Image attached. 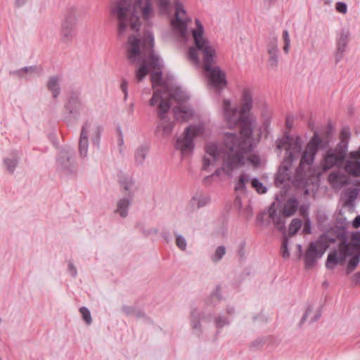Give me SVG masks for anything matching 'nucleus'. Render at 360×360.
Returning <instances> with one entry per match:
<instances>
[{"mask_svg": "<svg viewBox=\"0 0 360 360\" xmlns=\"http://www.w3.org/2000/svg\"><path fill=\"white\" fill-rule=\"evenodd\" d=\"M238 141L233 134L226 136L224 150L221 151L222 167L214 171L213 176H220L222 172L230 176L235 168L244 165V155L251 151V146L244 141Z\"/></svg>", "mask_w": 360, "mask_h": 360, "instance_id": "f257e3e1", "label": "nucleus"}, {"mask_svg": "<svg viewBox=\"0 0 360 360\" xmlns=\"http://www.w3.org/2000/svg\"><path fill=\"white\" fill-rule=\"evenodd\" d=\"M276 144L279 150L284 146H287L286 157L279 167L274 179L275 185L281 187L285 181L290 179V168L301 153L302 142L300 136L293 139L289 132H285L282 138L276 139Z\"/></svg>", "mask_w": 360, "mask_h": 360, "instance_id": "f03ea898", "label": "nucleus"}, {"mask_svg": "<svg viewBox=\"0 0 360 360\" xmlns=\"http://www.w3.org/2000/svg\"><path fill=\"white\" fill-rule=\"evenodd\" d=\"M223 112L224 119L229 128H233L238 124H240V136L236 133L226 132L224 134V140L227 134H233L238 139V142L245 141L251 146V151L253 149L250 139L253 134V121L250 120L248 115H240L238 110L236 107L231 106V102L229 99L223 100Z\"/></svg>", "mask_w": 360, "mask_h": 360, "instance_id": "7ed1b4c3", "label": "nucleus"}, {"mask_svg": "<svg viewBox=\"0 0 360 360\" xmlns=\"http://www.w3.org/2000/svg\"><path fill=\"white\" fill-rule=\"evenodd\" d=\"M131 1H117L111 8V14L115 15L118 20V35H122L127 25L132 30L139 31L141 27L139 16L136 11V4L131 6Z\"/></svg>", "mask_w": 360, "mask_h": 360, "instance_id": "20e7f679", "label": "nucleus"}, {"mask_svg": "<svg viewBox=\"0 0 360 360\" xmlns=\"http://www.w3.org/2000/svg\"><path fill=\"white\" fill-rule=\"evenodd\" d=\"M333 125L329 122L327 125V130L323 134L322 136H319L317 131L314 134L306 146V148L301 157L300 162L297 168V173L301 172L303 169V165H311L315 159L319 150H324L328 148L332 139Z\"/></svg>", "mask_w": 360, "mask_h": 360, "instance_id": "39448f33", "label": "nucleus"}, {"mask_svg": "<svg viewBox=\"0 0 360 360\" xmlns=\"http://www.w3.org/2000/svg\"><path fill=\"white\" fill-rule=\"evenodd\" d=\"M215 57L216 51L210 53L206 51L205 55L203 56V68L207 72L209 84L219 94L224 88L226 87L228 82L226 73L220 67L212 65L215 62Z\"/></svg>", "mask_w": 360, "mask_h": 360, "instance_id": "423d86ee", "label": "nucleus"}, {"mask_svg": "<svg viewBox=\"0 0 360 360\" xmlns=\"http://www.w3.org/2000/svg\"><path fill=\"white\" fill-rule=\"evenodd\" d=\"M196 27L192 30V35L194 41V46L188 49V58L194 63H199V56L198 51H202L203 56L205 55L206 51L210 53L216 51L214 48L210 45V41L203 37L204 27L201 22L198 19L195 20Z\"/></svg>", "mask_w": 360, "mask_h": 360, "instance_id": "0eeeda50", "label": "nucleus"}, {"mask_svg": "<svg viewBox=\"0 0 360 360\" xmlns=\"http://www.w3.org/2000/svg\"><path fill=\"white\" fill-rule=\"evenodd\" d=\"M75 156V152L72 148L70 146L62 148L56 156V171L66 176L75 175L78 170V165Z\"/></svg>", "mask_w": 360, "mask_h": 360, "instance_id": "6e6552de", "label": "nucleus"}, {"mask_svg": "<svg viewBox=\"0 0 360 360\" xmlns=\"http://www.w3.org/2000/svg\"><path fill=\"white\" fill-rule=\"evenodd\" d=\"M347 155L348 150L341 145L328 148L321 162L323 171L327 172L333 167H345Z\"/></svg>", "mask_w": 360, "mask_h": 360, "instance_id": "1a4fd4ad", "label": "nucleus"}, {"mask_svg": "<svg viewBox=\"0 0 360 360\" xmlns=\"http://www.w3.org/2000/svg\"><path fill=\"white\" fill-rule=\"evenodd\" d=\"M64 108L68 112L70 119L78 120L84 108L80 92L71 91L67 97Z\"/></svg>", "mask_w": 360, "mask_h": 360, "instance_id": "9d476101", "label": "nucleus"}, {"mask_svg": "<svg viewBox=\"0 0 360 360\" xmlns=\"http://www.w3.org/2000/svg\"><path fill=\"white\" fill-rule=\"evenodd\" d=\"M196 131L195 127L189 126L186 127L184 131V137L176 139L175 148L180 150L181 153L192 151L195 147L193 138L196 136Z\"/></svg>", "mask_w": 360, "mask_h": 360, "instance_id": "9b49d317", "label": "nucleus"}, {"mask_svg": "<svg viewBox=\"0 0 360 360\" xmlns=\"http://www.w3.org/2000/svg\"><path fill=\"white\" fill-rule=\"evenodd\" d=\"M348 159L346 160L344 169L349 175L354 177L360 176V146L356 150L348 153Z\"/></svg>", "mask_w": 360, "mask_h": 360, "instance_id": "f8f14e48", "label": "nucleus"}, {"mask_svg": "<svg viewBox=\"0 0 360 360\" xmlns=\"http://www.w3.org/2000/svg\"><path fill=\"white\" fill-rule=\"evenodd\" d=\"M77 24L68 21H61L60 27V41L66 45H70L77 35Z\"/></svg>", "mask_w": 360, "mask_h": 360, "instance_id": "ddd939ff", "label": "nucleus"}, {"mask_svg": "<svg viewBox=\"0 0 360 360\" xmlns=\"http://www.w3.org/2000/svg\"><path fill=\"white\" fill-rule=\"evenodd\" d=\"M349 37L350 32L347 28L342 29L338 33L336 40L335 63H338L343 58L345 49L349 43Z\"/></svg>", "mask_w": 360, "mask_h": 360, "instance_id": "4468645a", "label": "nucleus"}, {"mask_svg": "<svg viewBox=\"0 0 360 360\" xmlns=\"http://www.w3.org/2000/svg\"><path fill=\"white\" fill-rule=\"evenodd\" d=\"M267 52L269 53L268 64L272 69H276L278 65V39L276 37L269 38L267 44Z\"/></svg>", "mask_w": 360, "mask_h": 360, "instance_id": "2eb2a0df", "label": "nucleus"}, {"mask_svg": "<svg viewBox=\"0 0 360 360\" xmlns=\"http://www.w3.org/2000/svg\"><path fill=\"white\" fill-rule=\"evenodd\" d=\"M118 183L123 196L129 197L131 194V198H134V193L137 190V188L132 176L120 175L119 176Z\"/></svg>", "mask_w": 360, "mask_h": 360, "instance_id": "dca6fc26", "label": "nucleus"}, {"mask_svg": "<svg viewBox=\"0 0 360 360\" xmlns=\"http://www.w3.org/2000/svg\"><path fill=\"white\" fill-rule=\"evenodd\" d=\"M129 46L127 49V58L131 63L136 61L138 57L141 56V40L136 36L131 34L128 37Z\"/></svg>", "mask_w": 360, "mask_h": 360, "instance_id": "f3484780", "label": "nucleus"}, {"mask_svg": "<svg viewBox=\"0 0 360 360\" xmlns=\"http://www.w3.org/2000/svg\"><path fill=\"white\" fill-rule=\"evenodd\" d=\"M319 254L320 250L316 248L315 243H309L304 258L306 269H310L316 264L317 259L323 256Z\"/></svg>", "mask_w": 360, "mask_h": 360, "instance_id": "a211bd4d", "label": "nucleus"}, {"mask_svg": "<svg viewBox=\"0 0 360 360\" xmlns=\"http://www.w3.org/2000/svg\"><path fill=\"white\" fill-rule=\"evenodd\" d=\"M91 127V124L86 121L81 130L79 141V152L82 158H85L88 153L89 139H88V130Z\"/></svg>", "mask_w": 360, "mask_h": 360, "instance_id": "6ab92c4d", "label": "nucleus"}, {"mask_svg": "<svg viewBox=\"0 0 360 360\" xmlns=\"http://www.w3.org/2000/svg\"><path fill=\"white\" fill-rule=\"evenodd\" d=\"M276 203L274 202L269 207L268 214L271 219H272L273 223L277 230L280 232L285 233V223L283 219V215L277 214V210L276 209Z\"/></svg>", "mask_w": 360, "mask_h": 360, "instance_id": "aec40b11", "label": "nucleus"}, {"mask_svg": "<svg viewBox=\"0 0 360 360\" xmlns=\"http://www.w3.org/2000/svg\"><path fill=\"white\" fill-rule=\"evenodd\" d=\"M349 257L347 254L339 250V256L337 250L331 251L327 257L326 267L328 269H333L338 262L342 264L346 258Z\"/></svg>", "mask_w": 360, "mask_h": 360, "instance_id": "412c9836", "label": "nucleus"}, {"mask_svg": "<svg viewBox=\"0 0 360 360\" xmlns=\"http://www.w3.org/2000/svg\"><path fill=\"white\" fill-rule=\"evenodd\" d=\"M61 21H68L77 24L78 11L74 4L68 3L62 13Z\"/></svg>", "mask_w": 360, "mask_h": 360, "instance_id": "4be33fe9", "label": "nucleus"}, {"mask_svg": "<svg viewBox=\"0 0 360 360\" xmlns=\"http://www.w3.org/2000/svg\"><path fill=\"white\" fill-rule=\"evenodd\" d=\"M252 108V94L250 89L245 88L243 91L240 115H246Z\"/></svg>", "mask_w": 360, "mask_h": 360, "instance_id": "5701e85b", "label": "nucleus"}, {"mask_svg": "<svg viewBox=\"0 0 360 360\" xmlns=\"http://www.w3.org/2000/svg\"><path fill=\"white\" fill-rule=\"evenodd\" d=\"M133 199L134 198H131V195L129 197L123 196L118 200L115 212L118 214L122 218H126L128 215V210L131 205Z\"/></svg>", "mask_w": 360, "mask_h": 360, "instance_id": "b1692460", "label": "nucleus"}, {"mask_svg": "<svg viewBox=\"0 0 360 360\" xmlns=\"http://www.w3.org/2000/svg\"><path fill=\"white\" fill-rule=\"evenodd\" d=\"M299 207V201L297 198L292 196L288 198L285 203L282 214L283 217H289L294 215Z\"/></svg>", "mask_w": 360, "mask_h": 360, "instance_id": "393cba45", "label": "nucleus"}, {"mask_svg": "<svg viewBox=\"0 0 360 360\" xmlns=\"http://www.w3.org/2000/svg\"><path fill=\"white\" fill-rule=\"evenodd\" d=\"M310 243H315L316 248L320 250V255H323L326 250L328 248L330 243H335L333 238H328V236L325 233H322L316 241H312Z\"/></svg>", "mask_w": 360, "mask_h": 360, "instance_id": "a878e982", "label": "nucleus"}, {"mask_svg": "<svg viewBox=\"0 0 360 360\" xmlns=\"http://www.w3.org/2000/svg\"><path fill=\"white\" fill-rule=\"evenodd\" d=\"M325 233L328 236V238H333L335 243L338 239L342 241L347 236L346 228L344 226L331 227L328 229Z\"/></svg>", "mask_w": 360, "mask_h": 360, "instance_id": "bb28decb", "label": "nucleus"}, {"mask_svg": "<svg viewBox=\"0 0 360 360\" xmlns=\"http://www.w3.org/2000/svg\"><path fill=\"white\" fill-rule=\"evenodd\" d=\"M174 127V122L171 121L169 118H166L158 124L155 133L158 134V131L162 129V136L168 137L171 135Z\"/></svg>", "mask_w": 360, "mask_h": 360, "instance_id": "cd10ccee", "label": "nucleus"}, {"mask_svg": "<svg viewBox=\"0 0 360 360\" xmlns=\"http://www.w3.org/2000/svg\"><path fill=\"white\" fill-rule=\"evenodd\" d=\"M224 150V141L222 146L219 148L217 145L211 143L205 147V152L212 157L213 160L215 161L219 158H221V151Z\"/></svg>", "mask_w": 360, "mask_h": 360, "instance_id": "c85d7f7f", "label": "nucleus"}, {"mask_svg": "<svg viewBox=\"0 0 360 360\" xmlns=\"http://www.w3.org/2000/svg\"><path fill=\"white\" fill-rule=\"evenodd\" d=\"M19 155L17 151H14L11 154V158H6L4 159V163L7 170L13 174L18 164Z\"/></svg>", "mask_w": 360, "mask_h": 360, "instance_id": "c756f323", "label": "nucleus"}, {"mask_svg": "<svg viewBox=\"0 0 360 360\" xmlns=\"http://www.w3.org/2000/svg\"><path fill=\"white\" fill-rule=\"evenodd\" d=\"M47 88L50 91L52 92L53 97L54 98H58L60 93V89L59 85V77H51L47 83Z\"/></svg>", "mask_w": 360, "mask_h": 360, "instance_id": "7c9ffc66", "label": "nucleus"}, {"mask_svg": "<svg viewBox=\"0 0 360 360\" xmlns=\"http://www.w3.org/2000/svg\"><path fill=\"white\" fill-rule=\"evenodd\" d=\"M172 25L176 32H178L181 37H186L187 32L186 22L181 19V17H176L172 21Z\"/></svg>", "mask_w": 360, "mask_h": 360, "instance_id": "2f4dec72", "label": "nucleus"}, {"mask_svg": "<svg viewBox=\"0 0 360 360\" xmlns=\"http://www.w3.org/2000/svg\"><path fill=\"white\" fill-rule=\"evenodd\" d=\"M149 151V147L147 146H141L137 148L134 153L136 163L139 165L143 164Z\"/></svg>", "mask_w": 360, "mask_h": 360, "instance_id": "473e14b6", "label": "nucleus"}, {"mask_svg": "<svg viewBox=\"0 0 360 360\" xmlns=\"http://www.w3.org/2000/svg\"><path fill=\"white\" fill-rule=\"evenodd\" d=\"M201 313L196 309L193 308L191 311V323L193 330H198L201 333Z\"/></svg>", "mask_w": 360, "mask_h": 360, "instance_id": "72a5a7b5", "label": "nucleus"}, {"mask_svg": "<svg viewBox=\"0 0 360 360\" xmlns=\"http://www.w3.org/2000/svg\"><path fill=\"white\" fill-rule=\"evenodd\" d=\"M351 136L350 129L349 127H344L340 134V141L337 146H342L348 150L349 142Z\"/></svg>", "mask_w": 360, "mask_h": 360, "instance_id": "f704fd0d", "label": "nucleus"}, {"mask_svg": "<svg viewBox=\"0 0 360 360\" xmlns=\"http://www.w3.org/2000/svg\"><path fill=\"white\" fill-rule=\"evenodd\" d=\"M150 79L153 88H155V86H163L165 85V82L162 78V69L153 71L150 75Z\"/></svg>", "mask_w": 360, "mask_h": 360, "instance_id": "c9c22d12", "label": "nucleus"}, {"mask_svg": "<svg viewBox=\"0 0 360 360\" xmlns=\"http://www.w3.org/2000/svg\"><path fill=\"white\" fill-rule=\"evenodd\" d=\"M339 250L342 251L349 256H352L354 252H357V249L352 245L347 242V236L340 241L339 244Z\"/></svg>", "mask_w": 360, "mask_h": 360, "instance_id": "e433bc0d", "label": "nucleus"}, {"mask_svg": "<svg viewBox=\"0 0 360 360\" xmlns=\"http://www.w3.org/2000/svg\"><path fill=\"white\" fill-rule=\"evenodd\" d=\"M171 108V104L169 101L162 100L158 105V117L161 120H164L167 118L166 114L169 112Z\"/></svg>", "mask_w": 360, "mask_h": 360, "instance_id": "4c0bfd02", "label": "nucleus"}, {"mask_svg": "<svg viewBox=\"0 0 360 360\" xmlns=\"http://www.w3.org/2000/svg\"><path fill=\"white\" fill-rule=\"evenodd\" d=\"M188 110L186 106L179 105L174 108V115L176 120L181 122L186 121L188 116Z\"/></svg>", "mask_w": 360, "mask_h": 360, "instance_id": "58836bf2", "label": "nucleus"}, {"mask_svg": "<svg viewBox=\"0 0 360 360\" xmlns=\"http://www.w3.org/2000/svg\"><path fill=\"white\" fill-rule=\"evenodd\" d=\"M148 68H150L154 70L162 69L163 65L160 63L159 57L153 51L148 56Z\"/></svg>", "mask_w": 360, "mask_h": 360, "instance_id": "ea45409f", "label": "nucleus"}, {"mask_svg": "<svg viewBox=\"0 0 360 360\" xmlns=\"http://www.w3.org/2000/svg\"><path fill=\"white\" fill-rule=\"evenodd\" d=\"M360 261V250L349 259L347 266V274H349L357 266Z\"/></svg>", "mask_w": 360, "mask_h": 360, "instance_id": "a19ab883", "label": "nucleus"}, {"mask_svg": "<svg viewBox=\"0 0 360 360\" xmlns=\"http://www.w3.org/2000/svg\"><path fill=\"white\" fill-rule=\"evenodd\" d=\"M250 178L248 175L242 174L240 175L238 180L235 185L236 191H246V182L249 181Z\"/></svg>", "mask_w": 360, "mask_h": 360, "instance_id": "79ce46f5", "label": "nucleus"}, {"mask_svg": "<svg viewBox=\"0 0 360 360\" xmlns=\"http://www.w3.org/2000/svg\"><path fill=\"white\" fill-rule=\"evenodd\" d=\"M171 98L176 101L179 103H184L189 99V97L183 92L179 88H176L171 93Z\"/></svg>", "mask_w": 360, "mask_h": 360, "instance_id": "37998d69", "label": "nucleus"}, {"mask_svg": "<svg viewBox=\"0 0 360 360\" xmlns=\"http://www.w3.org/2000/svg\"><path fill=\"white\" fill-rule=\"evenodd\" d=\"M149 69L148 66V63L145 61L140 65V67L136 71V77L137 78L138 82L142 81L144 77L148 74Z\"/></svg>", "mask_w": 360, "mask_h": 360, "instance_id": "c03bdc74", "label": "nucleus"}, {"mask_svg": "<svg viewBox=\"0 0 360 360\" xmlns=\"http://www.w3.org/2000/svg\"><path fill=\"white\" fill-rule=\"evenodd\" d=\"M302 224V221L300 219H293L289 226V234L291 236L296 234L300 229Z\"/></svg>", "mask_w": 360, "mask_h": 360, "instance_id": "a18cd8bd", "label": "nucleus"}, {"mask_svg": "<svg viewBox=\"0 0 360 360\" xmlns=\"http://www.w3.org/2000/svg\"><path fill=\"white\" fill-rule=\"evenodd\" d=\"M251 184L252 186L259 194H264L267 191V188L264 186V184L257 178H253L251 180Z\"/></svg>", "mask_w": 360, "mask_h": 360, "instance_id": "49530a36", "label": "nucleus"}, {"mask_svg": "<svg viewBox=\"0 0 360 360\" xmlns=\"http://www.w3.org/2000/svg\"><path fill=\"white\" fill-rule=\"evenodd\" d=\"M37 70V66L32 65V66H27L22 68L19 70L11 71V74L16 75L18 77H21L23 76L25 73H33L35 72Z\"/></svg>", "mask_w": 360, "mask_h": 360, "instance_id": "de8ad7c7", "label": "nucleus"}, {"mask_svg": "<svg viewBox=\"0 0 360 360\" xmlns=\"http://www.w3.org/2000/svg\"><path fill=\"white\" fill-rule=\"evenodd\" d=\"M226 254V248L223 245L218 246L212 256L211 259L213 262H219Z\"/></svg>", "mask_w": 360, "mask_h": 360, "instance_id": "09e8293b", "label": "nucleus"}, {"mask_svg": "<svg viewBox=\"0 0 360 360\" xmlns=\"http://www.w3.org/2000/svg\"><path fill=\"white\" fill-rule=\"evenodd\" d=\"M103 127L101 126V125H98L95 128L94 135L91 138L92 143L94 146H97L98 148L99 147L100 141H101V134L103 132Z\"/></svg>", "mask_w": 360, "mask_h": 360, "instance_id": "8fccbe9b", "label": "nucleus"}, {"mask_svg": "<svg viewBox=\"0 0 360 360\" xmlns=\"http://www.w3.org/2000/svg\"><path fill=\"white\" fill-rule=\"evenodd\" d=\"M192 199L197 202L198 208L207 205L210 201V197L207 195H195Z\"/></svg>", "mask_w": 360, "mask_h": 360, "instance_id": "3c124183", "label": "nucleus"}, {"mask_svg": "<svg viewBox=\"0 0 360 360\" xmlns=\"http://www.w3.org/2000/svg\"><path fill=\"white\" fill-rule=\"evenodd\" d=\"M79 311L82 315V319L87 325H90L92 323L91 315L89 309L86 307H82L79 308Z\"/></svg>", "mask_w": 360, "mask_h": 360, "instance_id": "603ef678", "label": "nucleus"}, {"mask_svg": "<svg viewBox=\"0 0 360 360\" xmlns=\"http://www.w3.org/2000/svg\"><path fill=\"white\" fill-rule=\"evenodd\" d=\"M214 323L218 329L222 328L226 325H229V319L224 316H218L214 319Z\"/></svg>", "mask_w": 360, "mask_h": 360, "instance_id": "864d4df0", "label": "nucleus"}, {"mask_svg": "<svg viewBox=\"0 0 360 360\" xmlns=\"http://www.w3.org/2000/svg\"><path fill=\"white\" fill-rule=\"evenodd\" d=\"M153 12L152 5L150 1H146V5L142 9V16L145 20L150 18Z\"/></svg>", "mask_w": 360, "mask_h": 360, "instance_id": "5fc2aeb1", "label": "nucleus"}, {"mask_svg": "<svg viewBox=\"0 0 360 360\" xmlns=\"http://www.w3.org/2000/svg\"><path fill=\"white\" fill-rule=\"evenodd\" d=\"M163 100L162 91L160 90L155 91L153 94L151 98L149 101V104L151 106H154L157 104V103L160 101V102Z\"/></svg>", "mask_w": 360, "mask_h": 360, "instance_id": "6e6d98bb", "label": "nucleus"}, {"mask_svg": "<svg viewBox=\"0 0 360 360\" xmlns=\"http://www.w3.org/2000/svg\"><path fill=\"white\" fill-rule=\"evenodd\" d=\"M288 245V239L285 237L281 245V255L284 259H287L290 257V252Z\"/></svg>", "mask_w": 360, "mask_h": 360, "instance_id": "4d7b16f0", "label": "nucleus"}, {"mask_svg": "<svg viewBox=\"0 0 360 360\" xmlns=\"http://www.w3.org/2000/svg\"><path fill=\"white\" fill-rule=\"evenodd\" d=\"M176 246L181 250H185L187 246L185 238L181 235L176 236Z\"/></svg>", "mask_w": 360, "mask_h": 360, "instance_id": "13d9d810", "label": "nucleus"}, {"mask_svg": "<svg viewBox=\"0 0 360 360\" xmlns=\"http://www.w3.org/2000/svg\"><path fill=\"white\" fill-rule=\"evenodd\" d=\"M352 243L357 249V252L360 250V231L352 233Z\"/></svg>", "mask_w": 360, "mask_h": 360, "instance_id": "bf43d9fd", "label": "nucleus"}, {"mask_svg": "<svg viewBox=\"0 0 360 360\" xmlns=\"http://www.w3.org/2000/svg\"><path fill=\"white\" fill-rule=\"evenodd\" d=\"M136 308L132 306L123 305L121 311L127 316H134Z\"/></svg>", "mask_w": 360, "mask_h": 360, "instance_id": "052dcab7", "label": "nucleus"}, {"mask_svg": "<svg viewBox=\"0 0 360 360\" xmlns=\"http://www.w3.org/2000/svg\"><path fill=\"white\" fill-rule=\"evenodd\" d=\"M175 2V8H176V13L175 16L176 17H180L181 15L186 14V10L184 8L183 5L181 4V1H174Z\"/></svg>", "mask_w": 360, "mask_h": 360, "instance_id": "680f3d73", "label": "nucleus"}, {"mask_svg": "<svg viewBox=\"0 0 360 360\" xmlns=\"http://www.w3.org/2000/svg\"><path fill=\"white\" fill-rule=\"evenodd\" d=\"M264 344V341L262 338H257L250 344V347L254 349H259L262 347Z\"/></svg>", "mask_w": 360, "mask_h": 360, "instance_id": "e2e57ef3", "label": "nucleus"}, {"mask_svg": "<svg viewBox=\"0 0 360 360\" xmlns=\"http://www.w3.org/2000/svg\"><path fill=\"white\" fill-rule=\"evenodd\" d=\"M335 8L338 12L345 14L347 13V6L344 1H338Z\"/></svg>", "mask_w": 360, "mask_h": 360, "instance_id": "0e129e2a", "label": "nucleus"}, {"mask_svg": "<svg viewBox=\"0 0 360 360\" xmlns=\"http://www.w3.org/2000/svg\"><path fill=\"white\" fill-rule=\"evenodd\" d=\"M145 43H148L149 44L151 51L153 52L155 43H154V37L152 33L147 34V35L146 36V39H145Z\"/></svg>", "mask_w": 360, "mask_h": 360, "instance_id": "69168bd1", "label": "nucleus"}, {"mask_svg": "<svg viewBox=\"0 0 360 360\" xmlns=\"http://www.w3.org/2000/svg\"><path fill=\"white\" fill-rule=\"evenodd\" d=\"M120 89L124 93V100L126 101L128 96V82L126 79H123L122 81Z\"/></svg>", "mask_w": 360, "mask_h": 360, "instance_id": "338daca9", "label": "nucleus"}, {"mask_svg": "<svg viewBox=\"0 0 360 360\" xmlns=\"http://www.w3.org/2000/svg\"><path fill=\"white\" fill-rule=\"evenodd\" d=\"M299 208L300 214L304 218L308 219V212L309 206L308 205H302Z\"/></svg>", "mask_w": 360, "mask_h": 360, "instance_id": "774afa93", "label": "nucleus"}]
</instances>
